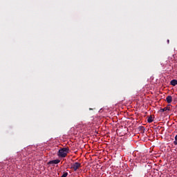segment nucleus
<instances>
[{
    "mask_svg": "<svg viewBox=\"0 0 177 177\" xmlns=\"http://www.w3.org/2000/svg\"><path fill=\"white\" fill-rule=\"evenodd\" d=\"M68 153H70V149L68 147H64L59 150L57 156L58 157L64 158L67 157V154H68Z\"/></svg>",
    "mask_w": 177,
    "mask_h": 177,
    "instance_id": "1",
    "label": "nucleus"
},
{
    "mask_svg": "<svg viewBox=\"0 0 177 177\" xmlns=\"http://www.w3.org/2000/svg\"><path fill=\"white\" fill-rule=\"evenodd\" d=\"M72 168L74 169V171H77L78 168H81V163L76 162L72 165Z\"/></svg>",
    "mask_w": 177,
    "mask_h": 177,
    "instance_id": "2",
    "label": "nucleus"
},
{
    "mask_svg": "<svg viewBox=\"0 0 177 177\" xmlns=\"http://www.w3.org/2000/svg\"><path fill=\"white\" fill-rule=\"evenodd\" d=\"M59 162H60V160L56 159V160H50V162H48V165H50V164H59Z\"/></svg>",
    "mask_w": 177,
    "mask_h": 177,
    "instance_id": "3",
    "label": "nucleus"
},
{
    "mask_svg": "<svg viewBox=\"0 0 177 177\" xmlns=\"http://www.w3.org/2000/svg\"><path fill=\"white\" fill-rule=\"evenodd\" d=\"M153 121H154V119H153V115H151L147 118V122H149V124H151V122H153Z\"/></svg>",
    "mask_w": 177,
    "mask_h": 177,
    "instance_id": "4",
    "label": "nucleus"
},
{
    "mask_svg": "<svg viewBox=\"0 0 177 177\" xmlns=\"http://www.w3.org/2000/svg\"><path fill=\"white\" fill-rule=\"evenodd\" d=\"M166 102H167V103H172V96L168 95V96L166 97Z\"/></svg>",
    "mask_w": 177,
    "mask_h": 177,
    "instance_id": "5",
    "label": "nucleus"
},
{
    "mask_svg": "<svg viewBox=\"0 0 177 177\" xmlns=\"http://www.w3.org/2000/svg\"><path fill=\"white\" fill-rule=\"evenodd\" d=\"M159 111L160 113H164V111H169V108H168V106H166L163 109L161 108Z\"/></svg>",
    "mask_w": 177,
    "mask_h": 177,
    "instance_id": "6",
    "label": "nucleus"
},
{
    "mask_svg": "<svg viewBox=\"0 0 177 177\" xmlns=\"http://www.w3.org/2000/svg\"><path fill=\"white\" fill-rule=\"evenodd\" d=\"M171 85H172L173 86H176L177 85V80H172L170 82Z\"/></svg>",
    "mask_w": 177,
    "mask_h": 177,
    "instance_id": "7",
    "label": "nucleus"
},
{
    "mask_svg": "<svg viewBox=\"0 0 177 177\" xmlns=\"http://www.w3.org/2000/svg\"><path fill=\"white\" fill-rule=\"evenodd\" d=\"M174 145H177V140H175V141H174Z\"/></svg>",
    "mask_w": 177,
    "mask_h": 177,
    "instance_id": "8",
    "label": "nucleus"
},
{
    "mask_svg": "<svg viewBox=\"0 0 177 177\" xmlns=\"http://www.w3.org/2000/svg\"><path fill=\"white\" fill-rule=\"evenodd\" d=\"M175 140H177V134L175 136Z\"/></svg>",
    "mask_w": 177,
    "mask_h": 177,
    "instance_id": "9",
    "label": "nucleus"
},
{
    "mask_svg": "<svg viewBox=\"0 0 177 177\" xmlns=\"http://www.w3.org/2000/svg\"><path fill=\"white\" fill-rule=\"evenodd\" d=\"M167 43L169 44V39L167 40Z\"/></svg>",
    "mask_w": 177,
    "mask_h": 177,
    "instance_id": "10",
    "label": "nucleus"
}]
</instances>
